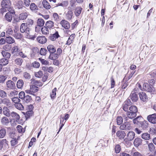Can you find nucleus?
Wrapping results in <instances>:
<instances>
[{
	"instance_id": "f257e3e1",
	"label": "nucleus",
	"mask_w": 156,
	"mask_h": 156,
	"mask_svg": "<svg viewBox=\"0 0 156 156\" xmlns=\"http://www.w3.org/2000/svg\"><path fill=\"white\" fill-rule=\"evenodd\" d=\"M20 32L22 33H25L28 38L34 39L35 37H31V30L30 28L28 27L25 23H22L20 26Z\"/></svg>"
},
{
	"instance_id": "f03ea898",
	"label": "nucleus",
	"mask_w": 156,
	"mask_h": 156,
	"mask_svg": "<svg viewBox=\"0 0 156 156\" xmlns=\"http://www.w3.org/2000/svg\"><path fill=\"white\" fill-rule=\"evenodd\" d=\"M129 111L128 112L127 115L129 119H132L134 118L136 115L137 112V107L135 106H131L129 108Z\"/></svg>"
},
{
	"instance_id": "7ed1b4c3",
	"label": "nucleus",
	"mask_w": 156,
	"mask_h": 156,
	"mask_svg": "<svg viewBox=\"0 0 156 156\" xmlns=\"http://www.w3.org/2000/svg\"><path fill=\"white\" fill-rule=\"evenodd\" d=\"M132 126L130 123L128 122H126L122 124L119 128L121 130H127L131 129Z\"/></svg>"
},
{
	"instance_id": "20e7f679",
	"label": "nucleus",
	"mask_w": 156,
	"mask_h": 156,
	"mask_svg": "<svg viewBox=\"0 0 156 156\" xmlns=\"http://www.w3.org/2000/svg\"><path fill=\"white\" fill-rule=\"evenodd\" d=\"M143 87L145 90L148 92L152 93L154 91V88L152 86H150L148 83H144L143 85Z\"/></svg>"
},
{
	"instance_id": "39448f33",
	"label": "nucleus",
	"mask_w": 156,
	"mask_h": 156,
	"mask_svg": "<svg viewBox=\"0 0 156 156\" xmlns=\"http://www.w3.org/2000/svg\"><path fill=\"white\" fill-rule=\"evenodd\" d=\"M147 119L152 123H156V113L149 115L147 117Z\"/></svg>"
},
{
	"instance_id": "423d86ee",
	"label": "nucleus",
	"mask_w": 156,
	"mask_h": 156,
	"mask_svg": "<svg viewBox=\"0 0 156 156\" xmlns=\"http://www.w3.org/2000/svg\"><path fill=\"white\" fill-rule=\"evenodd\" d=\"M132 104L130 99H128L125 101L122 105V108L125 111H128L129 107Z\"/></svg>"
},
{
	"instance_id": "0eeeda50",
	"label": "nucleus",
	"mask_w": 156,
	"mask_h": 156,
	"mask_svg": "<svg viewBox=\"0 0 156 156\" xmlns=\"http://www.w3.org/2000/svg\"><path fill=\"white\" fill-rule=\"evenodd\" d=\"M69 2L68 1H64L56 3L55 5L54 8L57 7L58 6H61L64 8H66L68 5Z\"/></svg>"
},
{
	"instance_id": "6e6552de",
	"label": "nucleus",
	"mask_w": 156,
	"mask_h": 156,
	"mask_svg": "<svg viewBox=\"0 0 156 156\" xmlns=\"http://www.w3.org/2000/svg\"><path fill=\"white\" fill-rule=\"evenodd\" d=\"M11 5L10 0H3L1 2V6L5 8H8Z\"/></svg>"
},
{
	"instance_id": "1a4fd4ad",
	"label": "nucleus",
	"mask_w": 156,
	"mask_h": 156,
	"mask_svg": "<svg viewBox=\"0 0 156 156\" xmlns=\"http://www.w3.org/2000/svg\"><path fill=\"white\" fill-rule=\"evenodd\" d=\"M62 26L66 29H69L70 27V25L69 22L65 20H62L60 23Z\"/></svg>"
},
{
	"instance_id": "9d476101",
	"label": "nucleus",
	"mask_w": 156,
	"mask_h": 156,
	"mask_svg": "<svg viewBox=\"0 0 156 156\" xmlns=\"http://www.w3.org/2000/svg\"><path fill=\"white\" fill-rule=\"evenodd\" d=\"M139 96L140 99L143 102H146L147 101L148 98L146 94L143 92H141L139 94Z\"/></svg>"
},
{
	"instance_id": "9b49d317",
	"label": "nucleus",
	"mask_w": 156,
	"mask_h": 156,
	"mask_svg": "<svg viewBox=\"0 0 156 156\" xmlns=\"http://www.w3.org/2000/svg\"><path fill=\"white\" fill-rule=\"evenodd\" d=\"M30 10L34 12H37L39 10L37 6L34 3H32L30 4Z\"/></svg>"
},
{
	"instance_id": "f8f14e48",
	"label": "nucleus",
	"mask_w": 156,
	"mask_h": 156,
	"mask_svg": "<svg viewBox=\"0 0 156 156\" xmlns=\"http://www.w3.org/2000/svg\"><path fill=\"white\" fill-rule=\"evenodd\" d=\"M7 87L10 89H14L15 87V83L11 80H8L6 82Z\"/></svg>"
},
{
	"instance_id": "ddd939ff",
	"label": "nucleus",
	"mask_w": 156,
	"mask_h": 156,
	"mask_svg": "<svg viewBox=\"0 0 156 156\" xmlns=\"http://www.w3.org/2000/svg\"><path fill=\"white\" fill-rule=\"evenodd\" d=\"M127 137L129 141H132L135 137V133L133 131H130L128 133Z\"/></svg>"
},
{
	"instance_id": "4468645a",
	"label": "nucleus",
	"mask_w": 156,
	"mask_h": 156,
	"mask_svg": "<svg viewBox=\"0 0 156 156\" xmlns=\"http://www.w3.org/2000/svg\"><path fill=\"white\" fill-rule=\"evenodd\" d=\"M60 37V36L59 35L58 32L56 31L54 34H51L49 37V38L51 41H54L56 40V39Z\"/></svg>"
},
{
	"instance_id": "2eb2a0df",
	"label": "nucleus",
	"mask_w": 156,
	"mask_h": 156,
	"mask_svg": "<svg viewBox=\"0 0 156 156\" xmlns=\"http://www.w3.org/2000/svg\"><path fill=\"white\" fill-rule=\"evenodd\" d=\"M116 136L120 139H123L126 136L125 132L122 130H119L116 133Z\"/></svg>"
},
{
	"instance_id": "dca6fc26",
	"label": "nucleus",
	"mask_w": 156,
	"mask_h": 156,
	"mask_svg": "<svg viewBox=\"0 0 156 156\" xmlns=\"http://www.w3.org/2000/svg\"><path fill=\"white\" fill-rule=\"evenodd\" d=\"M129 97L134 102L136 101L138 98L137 95L134 91L132 92Z\"/></svg>"
},
{
	"instance_id": "f3484780",
	"label": "nucleus",
	"mask_w": 156,
	"mask_h": 156,
	"mask_svg": "<svg viewBox=\"0 0 156 156\" xmlns=\"http://www.w3.org/2000/svg\"><path fill=\"white\" fill-rule=\"evenodd\" d=\"M2 112L3 114L7 117H9L11 116V112L9 109L6 107H4L2 109Z\"/></svg>"
},
{
	"instance_id": "a211bd4d",
	"label": "nucleus",
	"mask_w": 156,
	"mask_h": 156,
	"mask_svg": "<svg viewBox=\"0 0 156 156\" xmlns=\"http://www.w3.org/2000/svg\"><path fill=\"white\" fill-rule=\"evenodd\" d=\"M37 40L39 43L41 44L45 43L47 41L46 37L43 36L38 37L37 38Z\"/></svg>"
},
{
	"instance_id": "6ab92c4d",
	"label": "nucleus",
	"mask_w": 156,
	"mask_h": 156,
	"mask_svg": "<svg viewBox=\"0 0 156 156\" xmlns=\"http://www.w3.org/2000/svg\"><path fill=\"white\" fill-rule=\"evenodd\" d=\"M142 140L140 138H136L134 140L133 144L136 147H138L142 144Z\"/></svg>"
},
{
	"instance_id": "aec40b11",
	"label": "nucleus",
	"mask_w": 156,
	"mask_h": 156,
	"mask_svg": "<svg viewBox=\"0 0 156 156\" xmlns=\"http://www.w3.org/2000/svg\"><path fill=\"white\" fill-rule=\"evenodd\" d=\"M28 15V13L27 12L21 13L19 15V19L20 20H25L27 18Z\"/></svg>"
},
{
	"instance_id": "412c9836",
	"label": "nucleus",
	"mask_w": 156,
	"mask_h": 156,
	"mask_svg": "<svg viewBox=\"0 0 156 156\" xmlns=\"http://www.w3.org/2000/svg\"><path fill=\"white\" fill-rule=\"evenodd\" d=\"M143 118L141 116H138L133 120V122L134 124L139 125L143 120Z\"/></svg>"
},
{
	"instance_id": "4be33fe9",
	"label": "nucleus",
	"mask_w": 156,
	"mask_h": 156,
	"mask_svg": "<svg viewBox=\"0 0 156 156\" xmlns=\"http://www.w3.org/2000/svg\"><path fill=\"white\" fill-rule=\"evenodd\" d=\"M1 102L3 104H4L5 105L7 106L10 107L11 105V103L10 100L6 98H4L1 100Z\"/></svg>"
},
{
	"instance_id": "5701e85b",
	"label": "nucleus",
	"mask_w": 156,
	"mask_h": 156,
	"mask_svg": "<svg viewBox=\"0 0 156 156\" xmlns=\"http://www.w3.org/2000/svg\"><path fill=\"white\" fill-rule=\"evenodd\" d=\"M45 25L46 27L50 30L54 27V23L52 21L49 20L46 23Z\"/></svg>"
},
{
	"instance_id": "b1692460",
	"label": "nucleus",
	"mask_w": 156,
	"mask_h": 156,
	"mask_svg": "<svg viewBox=\"0 0 156 156\" xmlns=\"http://www.w3.org/2000/svg\"><path fill=\"white\" fill-rule=\"evenodd\" d=\"M12 18V15L10 13H7L5 16V20L9 22H11V21Z\"/></svg>"
},
{
	"instance_id": "393cba45",
	"label": "nucleus",
	"mask_w": 156,
	"mask_h": 156,
	"mask_svg": "<svg viewBox=\"0 0 156 156\" xmlns=\"http://www.w3.org/2000/svg\"><path fill=\"white\" fill-rule=\"evenodd\" d=\"M31 80V83L33 84H34L33 85L39 87L41 86L42 85V83L40 81L36 80L34 79H32Z\"/></svg>"
},
{
	"instance_id": "a878e982",
	"label": "nucleus",
	"mask_w": 156,
	"mask_h": 156,
	"mask_svg": "<svg viewBox=\"0 0 156 156\" xmlns=\"http://www.w3.org/2000/svg\"><path fill=\"white\" fill-rule=\"evenodd\" d=\"M82 9L81 7L78 6L75 9L74 13L76 16H78L81 14Z\"/></svg>"
},
{
	"instance_id": "bb28decb",
	"label": "nucleus",
	"mask_w": 156,
	"mask_h": 156,
	"mask_svg": "<svg viewBox=\"0 0 156 156\" xmlns=\"http://www.w3.org/2000/svg\"><path fill=\"white\" fill-rule=\"evenodd\" d=\"M148 122L146 121H142L140 122V124H139L140 126L144 130L146 129L148 127Z\"/></svg>"
},
{
	"instance_id": "cd10ccee",
	"label": "nucleus",
	"mask_w": 156,
	"mask_h": 156,
	"mask_svg": "<svg viewBox=\"0 0 156 156\" xmlns=\"http://www.w3.org/2000/svg\"><path fill=\"white\" fill-rule=\"evenodd\" d=\"M47 49L50 53L52 52H55L56 51L55 48L52 45H48Z\"/></svg>"
},
{
	"instance_id": "c85d7f7f",
	"label": "nucleus",
	"mask_w": 156,
	"mask_h": 156,
	"mask_svg": "<svg viewBox=\"0 0 156 156\" xmlns=\"http://www.w3.org/2000/svg\"><path fill=\"white\" fill-rule=\"evenodd\" d=\"M10 114L12 119L16 120L19 119L20 118V115L16 112H11Z\"/></svg>"
},
{
	"instance_id": "c756f323",
	"label": "nucleus",
	"mask_w": 156,
	"mask_h": 156,
	"mask_svg": "<svg viewBox=\"0 0 156 156\" xmlns=\"http://www.w3.org/2000/svg\"><path fill=\"white\" fill-rule=\"evenodd\" d=\"M42 4L44 7L46 9H49L51 7L49 3L46 0H43L42 1Z\"/></svg>"
},
{
	"instance_id": "7c9ffc66",
	"label": "nucleus",
	"mask_w": 156,
	"mask_h": 156,
	"mask_svg": "<svg viewBox=\"0 0 156 156\" xmlns=\"http://www.w3.org/2000/svg\"><path fill=\"white\" fill-rule=\"evenodd\" d=\"M58 58V55L55 52H52L50 53L49 58L52 60H55L57 59Z\"/></svg>"
},
{
	"instance_id": "2f4dec72",
	"label": "nucleus",
	"mask_w": 156,
	"mask_h": 156,
	"mask_svg": "<svg viewBox=\"0 0 156 156\" xmlns=\"http://www.w3.org/2000/svg\"><path fill=\"white\" fill-rule=\"evenodd\" d=\"M66 18L67 20H71L73 16V12L72 10H69L67 13H66Z\"/></svg>"
},
{
	"instance_id": "473e14b6",
	"label": "nucleus",
	"mask_w": 156,
	"mask_h": 156,
	"mask_svg": "<svg viewBox=\"0 0 156 156\" xmlns=\"http://www.w3.org/2000/svg\"><path fill=\"white\" fill-rule=\"evenodd\" d=\"M32 98L29 95H26L23 100L24 103H28L31 102L32 101Z\"/></svg>"
},
{
	"instance_id": "72a5a7b5",
	"label": "nucleus",
	"mask_w": 156,
	"mask_h": 156,
	"mask_svg": "<svg viewBox=\"0 0 156 156\" xmlns=\"http://www.w3.org/2000/svg\"><path fill=\"white\" fill-rule=\"evenodd\" d=\"M1 122L3 125H6L9 123V121L7 117L4 116L2 118Z\"/></svg>"
},
{
	"instance_id": "f704fd0d",
	"label": "nucleus",
	"mask_w": 156,
	"mask_h": 156,
	"mask_svg": "<svg viewBox=\"0 0 156 156\" xmlns=\"http://www.w3.org/2000/svg\"><path fill=\"white\" fill-rule=\"evenodd\" d=\"M8 59L5 58L0 59V64L3 66H5L8 64Z\"/></svg>"
},
{
	"instance_id": "c9c22d12",
	"label": "nucleus",
	"mask_w": 156,
	"mask_h": 156,
	"mask_svg": "<svg viewBox=\"0 0 156 156\" xmlns=\"http://www.w3.org/2000/svg\"><path fill=\"white\" fill-rule=\"evenodd\" d=\"M23 62L22 59L20 58H17L14 60L15 64L18 66H21Z\"/></svg>"
},
{
	"instance_id": "e433bc0d",
	"label": "nucleus",
	"mask_w": 156,
	"mask_h": 156,
	"mask_svg": "<svg viewBox=\"0 0 156 156\" xmlns=\"http://www.w3.org/2000/svg\"><path fill=\"white\" fill-rule=\"evenodd\" d=\"M41 31L43 34H49V29L45 26L42 27Z\"/></svg>"
},
{
	"instance_id": "4c0bfd02",
	"label": "nucleus",
	"mask_w": 156,
	"mask_h": 156,
	"mask_svg": "<svg viewBox=\"0 0 156 156\" xmlns=\"http://www.w3.org/2000/svg\"><path fill=\"white\" fill-rule=\"evenodd\" d=\"M2 54L3 57L7 59L9 58L11 56L10 53L9 52L6 51H2Z\"/></svg>"
},
{
	"instance_id": "58836bf2",
	"label": "nucleus",
	"mask_w": 156,
	"mask_h": 156,
	"mask_svg": "<svg viewBox=\"0 0 156 156\" xmlns=\"http://www.w3.org/2000/svg\"><path fill=\"white\" fill-rule=\"evenodd\" d=\"M6 130L4 128H2L0 130V138H3L6 134Z\"/></svg>"
},
{
	"instance_id": "ea45409f",
	"label": "nucleus",
	"mask_w": 156,
	"mask_h": 156,
	"mask_svg": "<svg viewBox=\"0 0 156 156\" xmlns=\"http://www.w3.org/2000/svg\"><path fill=\"white\" fill-rule=\"evenodd\" d=\"M8 145V142L6 139H2L0 140V147L2 148L3 146H6Z\"/></svg>"
},
{
	"instance_id": "a19ab883",
	"label": "nucleus",
	"mask_w": 156,
	"mask_h": 156,
	"mask_svg": "<svg viewBox=\"0 0 156 156\" xmlns=\"http://www.w3.org/2000/svg\"><path fill=\"white\" fill-rule=\"evenodd\" d=\"M5 41L8 44H11L15 42L14 39L11 37H6L5 38Z\"/></svg>"
},
{
	"instance_id": "79ce46f5",
	"label": "nucleus",
	"mask_w": 156,
	"mask_h": 156,
	"mask_svg": "<svg viewBox=\"0 0 156 156\" xmlns=\"http://www.w3.org/2000/svg\"><path fill=\"white\" fill-rule=\"evenodd\" d=\"M30 92H32V95L34 93L37 91L38 90V87L34 85H31L30 87Z\"/></svg>"
},
{
	"instance_id": "37998d69",
	"label": "nucleus",
	"mask_w": 156,
	"mask_h": 156,
	"mask_svg": "<svg viewBox=\"0 0 156 156\" xmlns=\"http://www.w3.org/2000/svg\"><path fill=\"white\" fill-rule=\"evenodd\" d=\"M24 83L23 81L22 80H19L16 84L17 87L18 88L21 89L23 87Z\"/></svg>"
},
{
	"instance_id": "c03bdc74",
	"label": "nucleus",
	"mask_w": 156,
	"mask_h": 156,
	"mask_svg": "<svg viewBox=\"0 0 156 156\" xmlns=\"http://www.w3.org/2000/svg\"><path fill=\"white\" fill-rule=\"evenodd\" d=\"M19 50L18 46L16 45H15L12 48L11 51L12 54H13L16 53H18Z\"/></svg>"
},
{
	"instance_id": "a18cd8bd",
	"label": "nucleus",
	"mask_w": 156,
	"mask_h": 156,
	"mask_svg": "<svg viewBox=\"0 0 156 156\" xmlns=\"http://www.w3.org/2000/svg\"><path fill=\"white\" fill-rule=\"evenodd\" d=\"M44 21L42 19H39L37 22V25L39 27H42L44 25Z\"/></svg>"
},
{
	"instance_id": "49530a36",
	"label": "nucleus",
	"mask_w": 156,
	"mask_h": 156,
	"mask_svg": "<svg viewBox=\"0 0 156 156\" xmlns=\"http://www.w3.org/2000/svg\"><path fill=\"white\" fill-rule=\"evenodd\" d=\"M142 138L145 140H149L150 139V135L147 133H144L142 134Z\"/></svg>"
},
{
	"instance_id": "de8ad7c7",
	"label": "nucleus",
	"mask_w": 156,
	"mask_h": 156,
	"mask_svg": "<svg viewBox=\"0 0 156 156\" xmlns=\"http://www.w3.org/2000/svg\"><path fill=\"white\" fill-rule=\"evenodd\" d=\"M57 89L56 87L52 90L50 94V97L52 99L56 97Z\"/></svg>"
},
{
	"instance_id": "09e8293b",
	"label": "nucleus",
	"mask_w": 156,
	"mask_h": 156,
	"mask_svg": "<svg viewBox=\"0 0 156 156\" xmlns=\"http://www.w3.org/2000/svg\"><path fill=\"white\" fill-rule=\"evenodd\" d=\"M33 113V112L32 111L29 110L26 112L25 113V115L26 119H28L31 116Z\"/></svg>"
},
{
	"instance_id": "8fccbe9b",
	"label": "nucleus",
	"mask_w": 156,
	"mask_h": 156,
	"mask_svg": "<svg viewBox=\"0 0 156 156\" xmlns=\"http://www.w3.org/2000/svg\"><path fill=\"white\" fill-rule=\"evenodd\" d=\"M15 105L16 108L19 110H22L24 109L23 105L20 103L15 104Z\"/></svg>"
},
{
	"instance_id": "3c124183",
	"label": "nucleus",
	"mask_w": 156,
	"mask_h": 156,
	"mask_svg": "<svg viewBox=\"0 0 156 156\" xmlns=\"http://www.w3.org/2000/svg\"><path fill=\"white\" fill-rule=\"evenodd\" d=\"M148 147L149 150L151 152H153L155 149V147L153 144L150 143L148 144Z\"/></svg>"
},
{
	"instance_id": "603ef678",
	"label": "nucleus",
	"mask_w": 156,
	"mask_h": 156,
	"mask_svg": "<svg viewBox=\"0 0 156 156\" xmlns=\"http://www.w3.org/2000/svg\"><path fill=\"white\" fill-rule=\"evenodd\" d=\"M116 122L118 125L122 124L123 122L122 117L120 116H118L116 118Z\"/></svg>"
},
{
	"instance_id": "864d4df0",
	"label": "nucleus",
	"mask_w": 156,
	"mask_h": 156,
	"mask_svg": "<svg viewBox=\"0 0 156 156\" xmlns=\"http://www.w3.org/2000/svg\"><path fill=\"white\" fill-rule=\"evenodd\" d=\"M33 53L31 54V57H34L35 55L36 54H37L39 52V50L37 48H34L33 49Z\"/></svg>"
},
{
	"instance_id": "5fc2aeb1",
	"label": "nucleus",
	"mask_w": 156,
	"mask_h": 156,
	"mask_svg": "<svg viewBox=\"0 0 156 156\" xmlns=\"http://www.w3.org/2000/svg\"><path fill=\"white\" fill-rule=\"evenodd\" d=\"M47 52V51L46 49L41 48L40 51V53L41 55H46Z\"/></svg>"
},
{
	"instance_id": "6e6d98bb",
	"label": "nucleus",
	"mask_w": 156,
	"mask_h": 156,
	"mask_svg": "<svg viewBox=\"0 0 156 156\" xmlns=\"http://www.w3.org/2000/svg\"><path fill=\"white\" fill-rule=\"evenodd\" d=\"M34 23V21L32 19H28L27 21V22L26 23V25L27 26L30 28V27Z\"/></svg>"
},
{
	"instance_id": "4d7b16f0",
	"label": "nucleus",
	"mask_w": 156,
	"mask_h": 156,
	"mask_svg": "<svg viewBox=\"0 0 156 156\" xmlns=\"http://www.w3.org/2000/svg\"><path fill=\"white\" fill-rule=\"evenodd\" d=\"M17 140L15 138H13L11 141V144L12 146H14L18 144Z\"/></svg>"
},
{
	"instance_id": "13d9d810",
	"label": "nucleus",
	"mask_w": 156,
	"mask_h": 156,
	"mask_svg": "<svg viewBox=\"0 0 156 156\" xmlns=\"http://www.w3.org/2000/svg\"><path fill=\"white\" fill-rule=\"evenodd\" d=\"M17 6L18 9H22L23 8V2L21 1H18L17 4Z\"/></svg>"
},
{
	"instance_id": "bf43d9fd",
	"label": "nucleus",
	"mask_w": 156,
	"mask_h": 156,
	"mask_svg": "<svg viewBox=\"0 0 156 156\" xmlns=\"http://www.w3.org/2000/svg\"><path fill=\"white\" fill-rule=\"evenodd\" d=\"M7 78V77L5 76L0 75V83H4Z\"/></svg>"
},
{
	"instance_id": "052dcab7",
	"label": "nucleus",
	"mask_w": 156,
	"mask_h": 156,
	"mask_svg": "<svg viewBox=\"0 0 156 156\" xmlns=\"http://www.w3.org/2000/svg\"><path fill=\"white\" fill-rule=\"evenodd\" d=\"M38 59L42 64L47 65L49 64V62L47 61H46L44 59L41 58H39Z\"/></svg>"
},
{
	"instance_id": "680f3d73",
	"label": "nucleus",
	"mask_w": 156,
	"mask_h": 156,
	"mask_svg": "<svg viewBox=\"0 0 156 156\" xmlns=\"http://www.w3.org/2000/svg\"><path fill=\"white\" fill-rule=\"evenodd\" d=\"M7 96V94L3 90H0V97L2 98H4L6 97Z\"/></svg>"
},
{
	"instance_id": "e2e57ef3",
	"label": "nucleus",
	"mask_w": 156,
	"mask_h": 156,
	"mask_svg": "<svg viewBox=\"0 0 156 156\" xmlns=\"http://www.w3.org/2000/svg\"><path fill=\"white\" fill-rule=\"evenodd\" d=\"M120 150H121L120 146L119 144L116 145L115 146V152H116V153H119L120 152Z\"/></svg>"
},
{
	"instance_id": "0e129e2a",
	"label": "nucleus",
	"mask_w": 156,
	"mask_h": 156,
	"mask_svg": "<svg viewBox=\"0 0 156 156\" xmlns=\"http://www.w3.org/2000/svg\"><path fill=\"white\" fill-rule=\"evenodd\" d=\"M19 98L23 100L26 95L25 93L23 91H21L19 93Z\"/></svg>"
},
{
	"instance_id": "69168bd1",
	"label": "nucleus",
	"mask_w": 156,
	"mask_h": 156,
	"mask_svg": "<svg viewBox=\"0 0 156 156\" xmlns=\"http://www.w3.org/2000/svg\"><path fill=\"white\" fill-rule=\"evenodd\" d=\"M11 46L7 44L3 46V48L6 51H9L11 49Z\"/></svg>"
},
{
	"instance_id": "338daca9",
	"label": "nucleus",
	"mask_w": 156,
	"mask_h": 156,
	"mask_svg": "<svg viewBox=\"0 0 156 156\" xmlns=\"http://www.w3.org/2000/svg\"><path fill=\"white\" fill-rule=\"evenodd\" d=\"M43 75V72L41 71H39L35 73V76L36 77L41 78Z\"/></svg>"
},
{
	"instance_id": "774afa93",
	"label": "nucleus",
	"mask_w": 156,
	"mask_h": 156,
	"mask_svg": "<svg viewBox=\"0 0 156 156\" xmlns=\"http://www.w3.org/2000/svg\"><path fill=\"white\" fill-rule=\"evenodd\" d=\"M14 72L15 74H18L20 73L21 72V69L19 68H16L14 69Z\"/></svg>"
}]
</instances>
